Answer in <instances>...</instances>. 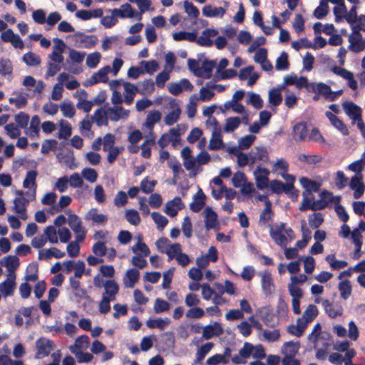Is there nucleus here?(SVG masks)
Here are the masks:
<instances>
[{
  "instance_id": "obj_1",
  "label": "nucleus",
  "mask_w": 365,
  "mask_h": 365,
  "mask_svg": "<svg viewBox=\"0 0 365 365\" xmlns=\"http://www.w3.org/2000/svg\"><path fill=\"white\" fill-rule=\"evenodd\" d=\"M260 277L261 287L265 297H270L275 290V285L271 272L266 269L258 272Z\"/></svg>"
},
{
  "instance_id": "obj_2",
  "label": "nucleus",
  "mask_w": 365,
  "mask_h": 365,
  "mask_svg": "<svg viewBox=\"0 0 365 365\" xmlns=\"http://www.w3.org/2000/svg\"><path fill=\"white\" fill-rule=\"evenodd\" d=\"M36 348L35 359H43L50 354L54 348V343L51 339L41 337L36 341Z\"/></svg>"
},
{
  "instance_id": "obj_3",
  "label": "nucleus",
  "mask_w": 365,
  "mask_h": 365,
  "mask_svg": "<svg viewBox=\"0 0 365 365\" xmlns=\"http://www.w3.org/2000/svg\"><path fill=\"white\" fill-rule=\"evenodd\" d=\"M68 224L71 229L76 234V240L83 241L86 237V232L82 227V222L76 214L70 213L68 217Z\"/></svg>"
},
{
  "instance_id": "obj_4",
  "label": "nucleus",
  "mask_w": 365,
  "mask_h": 365,
  "mask_svg": "<svg viewBox=\"0 0 365 365\" xmlns=\"http://www.w3.org/2000/svg\"><path fill=\"white\" fill-rule=\"evenodd\" d=\"M38 175V173L35 170H31L27 172L25 179L23 182V186L25 188H28L31 187V190H28L25 192V195L27 196H30V200L34 201L36 200V188L37 185L36 182V178Z\"/></svg>"
},
{
  "instance_id": "obj_5",
  "label": "nucleus",
  "mask_w": 365,
  "mask_h": 365,
  "mask_svg": "<svg viewBox=\"0 0 365 365\" xmlns=\"http://www.w3.org/2000/svg\"><path fill=\"white\" fill-rule=\"evenodd\" d=\"M270 227L269 235L274 242L280 246H286L287 244V237L284 235V230L286 227V223L281 222L279 225H277L274 228L271 225H268Z\"/></svg>"
},
{
  "instance_id": "obj_6",
  "label": "nucleus",
  "mask_w": 365,
  "mask_h": 365,
  "mask_svg": "<svg viewBox=\"0 0 365 365\" xmlns=\"http://www.w3.org/2000/svg\"><path fill=\"white\" fill-rule=\"evenodd\" d=\"M110 71V67L106 66L99 69L96 73H94L90 78H88L86 83V86H91L100 82L107 83L108 81V74Z\"/></svg>"
},
{
  "instance_id": "obj_7",
  "label": "nucleus",
  "mask_w": 365,
  "mask_h": 365,
  "mask_svg": "<svg viewBox=\"0 0 365 365\" xmlns=\"http://www.w3.org/2000/svg\"><path fill=\"white\" fill-rule=\"evenodd\" d=\"M349 41L350 43L349 48L353 52L359 53L365 48V41L360 32L356 29H354L353 35L349 37Z\"/></svg>"
},
{
  "instance_id": "obj_8",
  "label": "nucleus",
  "mask_w": 365,
  "mask_h": 365,
  "mask_svg": "<svg viewBox=\"0 0 365 365\" xmlns=\"http://www.w3.org/2000/svg\"><path fill=\"white\" fill-rule=\"evenodd\" d=\"M253 350V345L245 342L242 348L240 349L239 354L232 357V361L235 364H244L247 363V359L250 356Z\"/></svg>"
},
{
  "instance_id": "obj_9",
  "label": "nucleus",
  "mask_w": 365,
  "mask_h": 365,
  "mask_svg": "<svg viewBox=\"0 0 365 365\" xmlns=\"http://www.w3.org/2000/svg\"><path fill=\"white\" fill-rule=\"evenodd\" d=\"M213 123L215 125V128L212 133L208 148L211 150H217L223 147V141L220 128L217 127V120L215 118H213Z\"/></svg>"
},
{
  "instance_id": "obj_10",
  "label": "nucleus",
  "mask_w": 365,
  "mask_h": 365,
  "mask_svg": "<svg viewBox=\"0 0 365 365\" xmlns=\"http://www.w3.org/2000/svg\"><path fill=\"white\" fill-rule=\"evenodd\" d=\"M363 175H354L349 182V187L351 189L354 190V197L355 199L360 198L364 194L365 190V185L362 181Z\"/></svg>"
},
{
  "instance_id": "obj_11",
  "label": "nucleus",
  "mask_w": 365,
  "mask_h": 365,
  "mask_svg": "<svg viewBox=\"0 0 365 365\" xmlns=\"http://www.w3.org/2000/svg\"><path fill=\"white\" fill-rule=\"evenodd\" d=\"M15 279V273H9L8 278L3 282L0 283V292L4 297L13 294L16 285Z\"/></svg>"
},
{
  "instance_id": "obj_12",
  "label": "nucleus",
  "mask_w": 365,
  "mask_h": 365,
  "mask_svg": "<svg viewBox=\"0 0 365 365\" xmlns=\"http://www.w3.org/2000/svg\"><path fill=\"white\" fill-rule=\"evenodd\" d=\"M250 165L256 162L262 161L267 163L269 160V155L264 147H256L250 152Z\"/></svg>"
},
{
  "instance_id": "obj_13",
  "label": "nucleus",
  "mask_w": 365,
  "mask_h": 365,
  "mask_svg": "<svg viewBox=\"0 0 365 365\" xmlns=\"http://www.w3.org/2000/svg\"><path fill=\"white\" fill-rule=\"evenodd\" d=\"M69 284L75 297L80 299H90V297L87 294V291L81 287V282L78 279H75V277H69Z\"/></svg>"
},
{
  "instance_id": "obj_14",
  "label": "nucleus",
  "mask_w": 365,
  "mask_h": 365,
  "mask_svg": "<svg viewBox=\"0 0 365 365\" xmlns=\"http://www.w3.org/2000/svg\"><path fill=\"white\" fill-rule=\"evenodd\" d=\"M217 34L218 31L215 29H206L202 31V35L199 38L197 37L195 41L201 46H211L212 41L210 38L217 36Z\"/></svg>"
},
{
  "instance_id": "obj_15",
  "label": "nucleus",
  "mask_w": 365,
  "mask_h": 365,
  "mask_svg": "<svg viewBox=\"0 0 365 365\" xmlns=\"http://www.w3.org/2000/svg\"><path fill=\"white\" fill-rule=\"evenodd\" d=\"M53 41L56 43L57 45L53 47V51L49 55V58L54 62L61 63L63 61V56L62 53L66 45L63 40L58 38H54Z\"/></svg>"
},
{
  "instance_id": "obj_16",
  "label": "nucleus",
  "mask_w": 365,
  "mask_h": 365,
  "mask_svg": "<svg viewBox=\"0 0 365 365\" xmlns=\"http://www.w3.org/2000/svg\"><path fill=\"white\" fill-rule=\"evenodd\" d=\"M109 120L111 121H118L120 118H125L128 116L129 110H125L122 106H115L107 109Z\"/></svg>"
},
{
  "instance_id": "obj_17",
  "label": "nucleus",
  "mask_w": 365,
  "mask_h": 365,
  "mask_svg": "<svg viewBox=\"0 0 365 365\" xmlns=\"http://www.w3.org/2000/svg\"><path fill=\"white\" fill-rule=\"evenodd\" d=\"M346 113L354 121L359 122L361 118V110L359 106L353 102H346L344 104Z\"/></svg>"
},
{
  "instance_id": "obj_18",
  "label": "nucleus",
  "mask_w": 365,
  "mask_h": 365,
  "mask_svg": "<svg viewBox=\"0 0 365 365\" xmlns=\"http://www.w3.org/2000/svg\"><path fill=\"white\" fill-rule=\"evenodd\" d=\"M325 114L328 119L330 120L332 125L339 130L343 135L346 136L349 134V129L346 124L336 115L330 111H327Z\"/></svg>"
},
{
  "instance_id": "obj_19",
  "label": "nucleus",
  "mask_w": 365,
  "mask_h": 365,
  "mask_svg": "<svg viewBox=\"0 0 365 365\" xmlns=\"http://www.w3.org/2000/svg\"><path fill=\"white\" fill-rule=\"evenodd\" d=\"M31 201L30 200V196H29V199H26L24 197H16L14 200V209L16 213L21 215V218L23 220H26L27 218V215L26 213V208L28 206L29 202Z\"/></svg>"
},
{
  "instance_id": "obj_20",
  "label": "nucleus",
  "mask_w": 365,
  "mask_h": 365,
  "mask_svg": "<svg viewBox=\"0 0 365 365\" xmlns=\"http://www.w3.org/2000/svg\"><path fill=\"white\" fill-rule=\"evenodd\" d=\"M140 272L135 268H131L127 270L124 277L123 284L125 287L133 288L135 283L139 280Z\"/></svg>"
},
{
  "instance_id": "obj_21",
  "label": "nucleus",
  "mask_w": 365,
  "mask_h": 365,
  "mask_svg": "<svg viewBox=\"0 0 365 365\" xmlns=\"http://www.w3.org/2000/svg\"><path fill=\"white\" fill-rule=\"evenodd\" d=\"M216 65L215 61L205 60L202 62V65L200 67L198 73H196V76L202 77L205 79L211 78L212 74V70Z\"/></svg>"
},
{
  "instance_id": "obj_22",
  "label": "nucleus",
  "mask_w": 365,
  "mask_h": 365,
  "mask_svg": "<svg viewBox=\"0 0 365 365\" xmlns=\"http://www.w3.org/2000/svg\"><path fill=\"white\" fill-rule=\"evenodd\" d=\"M161 116V113L159 110H155L149 112L145 122L143 124L142 129L146 128L148 130H153L155 124L160 122Z\"/></svg>"
},
{
  "instance_id": "obj_23",
  "label": "nucleus",
  "mask_w": 365,
  "mask_h": 365,
  "mask_svg": "<svg viewBox=\"0 0 365 365\" xmlns=\"http://www.w3.org/2000/svg\"><path fill=\"white\" fill-rule=\"evenodd\" d=\"M205 195L201 189L198 190L194 197V201L190 204V210L194 212H200L205 206Z\"/></svg>"
},
{
  "instance_id": "obj_24",
  "label": "nucleus",
  "mask_w": 365,
  "mask_h": 365,
  "mask_svg": "<svg viewBox=\"0 0 365 365\" xmlns=\"http://www.w3.org/2000/svg\"><path fill=\"white\" fill-rule=\"evenodd\" d=\"M103 287L105 289L103 295H106L107 297L115 300V295L119 291V286L117 282L113 279L106 280L103 284Z\"/></svg>"
},
{
  "instance_id": "obj_25",
  "label": "nucleus",
  "mask_w": 365,
  "mask_h": 365,
  "mask_svg": "<svg viewBox=\"0 0 365 365\" xmlns=\"http://www.w3.org/2000/svg\"><path fill=\"white\" fill-rule=\"evenodd\" d=\"M222 333V328L218 323L215 322L214 326L209 324L203 328L202 337L205 339H210L214 336H219Z\"/></svg>"
},
{
  "instance_id": "obj_26",
  "label": "nucleus",
  "mask_w": 365,
  "mask_h": 365,
  "mask_svg": "<svg viewBox=\"0 0 365 365\" xmlns=\"http://www.w3.org/2000/svg\"><path fill=\"white\" fill-rule=\"evenodd\" d=\"M307 136V124L304 122L297 123L293 128V138L296 141H303Z\"/></svg>"
},
{
  "instance_id": "obj_27",
  "label": "nucleus",
  "mask_w": 365,
  "mask_h": 365,
  "mask_svg": "<svg viewBox=\"0 0 365 365\" xmlns=\"http://www.w3.org/2000/svg\"><path fill=\"white\" fill-rule=\"evenodd\" d=\"M204 212L205 215V225L207 230L214 228L217 222V215L216 212L210 207H207Z\"/></svg>"
},
{
  "instance_id": "obj_28",
  "label": "nucleus",
  "mask_w": 365,
  "mask_h": 365,
  "mask_svg": "<svg viewBox=\"0 0 365 365\" xmlns=\"http://www.w3.org/2000/svg\"><path fill=\"white\" fill-rule=\"evenodd\" d=\"M113 16H118L120 18H133L135 16V11L131 5L128 3L121 6V9H114L112 10Z\"/></svg>"
},
{
  "instance_id": "obj_29",
  "label": "nucleus",
  "mask_w": 365,
  "mask_h": 365,
  "mask_svg": "<svg viewBox=\"0 0 365 365\" xmlns=\"http://www.w3.org/2000/svg\"><path fill=\"white\" fill-rule=\"evenodd\" d=\"M123 86L125 90L124 101L127 105H130L134 100L135 93L138 91V87L128 82L124 83Z\"/></svg>"
},
{
  "instance_id": "obj_30",
  "label": "nucleus",
  "mask_w": 365,
  "mask_h": 365,
  "mask_svg": "<svg viewBox=\"0 0 365 365\" xmlns=\"http://www.w3.org/2000/svg\"><path fill=\"white\" fill-rule=\"evenodd\" d=\"M226 13V9L220 7H213L211 5H206L202 9V14L207 17H222Z\"/></svg>"
},
{
  "instance_id": "obj_31",
  "label": "nucleus",
  "mask_w": 365,
  "mask_h": 365,
  "mask_svg": "<svg viewBox=\"0 0 365 365\" xmlns=\"http://www.w3.org/2000/svg\"><path fill=\"white\" fill-rule=\"evenodd\" d=\"M92 118L98 126H106L108 124L109 118L107 110H105L102 108L97 109L95 111L94 115L92 117Z\"/></svg>"
},
{
  "instance_id": "obj_32",
  "label": "nucleus",
  "mask_w": 365,
  "mask_h": 365,
  "mask_svg": "<svg viewBox=\"0 0 365 365\" xmlns=\"http://www.w3.org/2000/svg\"><path fill=\"white\" fill-rule=\"evenodd\" d=\"M301 185L305 189V191L311 193L312 192H317L320 187V183L315 180H310L307 177H302L299 179Z\"/></svg>"
},
{
  "instance_id": "obj_33",
  "label": "nucleus",
  "mask_w": 365,
  "mask_h": 365,
  "mask_svg": "<svg viewBox=\"0 0 365 365\" xmlns=\"http://www.w3.org/2000/svg\"><path fill=\"white\" fill-rule=\"evenodd\" d=\"M290 187L291 185H285V183L279 180H273L270 182V188L273 193H290Z\"/></svg>"
},
{
  "instance_id": "obj_34",
  "label": "nucleus",
  "mask_w": 365,
  "mask_h": 365,
  "mask_svg": "<svg viewBox=\"0 0 365 365\" xmlns=\"http://www.w3.org/2000/svg\"><path fill=\"white\" fill-rule=\"evenodd\" d=\"M87 220H92L95 223L97 224H106L108 221V217L103 214H99L97 212V209H91L85 217Z\"/></svg>"
},
{
  "instance_id": "obj_35",
  "label": "nucleus",
  "mask_w": 365,
  "mask_h": 365,
  "mask_svg": "<svg viewBox=\"0 0 365 365\" xmlns=\"http://www.w3.org/2000/svg\"><path fill=\"white\" fill-rule=\"evenodd\" d=\"M273 215L274 212L272 209V202H268L259 215V224L266 225L272 220Z\"/></svg>"
},
{
  "instance_id": "obj_36",
  "label": "nucleus",
  "mask_w": 365,
  "mask_h": 365,
  "mask_svg": "<svg viewBox=\"0 0 365 365\" xmlns=\"http://www.w3.org/2000/svg\"><path fill=\"white\" fill-rule=\"evenodd\" d=\"M212 347L213 344L212 342H207L202 345L197 351L195 359L192 364L195 365L200 363L205 356L210 351Z\"/></svg>"
},
{
  "instance_id": "obj_37",
  "label": "nucleus",
  "mask_w": 365,
  "mask_h": 365,
  "mask_svg": "<svg viewBox=\"0 0 365 365\" xmlns=\"http://www.w3.org/2000/svg\"><path fill=\"white\" fill-rule=\"evenodd\" d=\"M173 38L176 41H188L190 42H195L197 40V34L195 32H187L181 31L179 32L173 33Z\"/></svg>"
},
{
  "instance_id": "obj_38",
  "label": "nucleus",
  "mask_w": 365,
  "mask_h": 365,
  "mask_svg": "<svg viewBox=\"0 0 365 365\" xmlns=\"http://www.w3.org/2000/svg\"><path fill=\"white\" fill-rule=\"evenodd\" d=\"M170 323V319L168 318L162 319H149L146 322V325L150 329H155L158 328L160 330H163L166 326H168Z\"/></svg>"
},
{
  "instance_id": "obj_39",
  "label": "nucleus",
  "mask_w": 365,
  "mask_h": 365,
  "mask_svg": "<svg viewBox=\"0 0 365 365\" xmlns=\"http://www.w3.org/2000/svg\"><path fill=\"white\" fill-rule=\"evenodd\" d=\"M5 261V267L9 273H14V271L19 265V259L15 255H8L4 258Z\"/></svg>"
},
{
  "instance_id": "obj_40",
  "label": "nucleus",
  "mask_w": 365,
  "mask_h": 365,
  "mask_svg": "<svg viewBox=\"0 0 365 365\" xmlns=\"http://www.w3.org/2000/svg\"><path fill=\"white\" fill-rule=\"evenodd\" d=\"M70 350L73 354H75L77 358V361L79 363H89L93 359L92 354L76 350L72 346L70 347Z\"/></svg>"
},
{
  "instance_id": "obj_41",
  "label": "nucleus",
  "mask_w": 365,
  "mask_h": 365,
  "mask_svg": "<svg viewBox=\"0 0 365 365\" xmlns=\"http://www.w3.org/2000/svg\"><path fill=\"white\" fill-rule=\"evenodd\" d=\"M260 171L264 173V175H257L255 180L257 188L262 190L268 186L269 170L267 168H263V170H260Z\"/></svg>"
},
{
  "instance_id": "obj_42",
  "label": "nucleus",
  "mask_w": 365,
  "mask_h": 365,
  "mask_svg": "<svg viewBox=\"0 0 365 365\" xmlns=\"http://www.w3.org/2000/svg\"><path fill=\"white\" fill-rule=\"evenodd\" d=\"M339 290L340 292L341 297L343 299H348L351 294V286L350 282L348 279L340 282L339 283Z\"/></svg>"
},
{
  "instance_id": "obj_43",
  "label": "nucleus",
  "mask_w": 365,
  "mask_h": 365,
  "mask_svg": "<svg viewBox=\"0 0 365 365\" xmlns=\"http://www.w3.org/2000/svg\"><path fill=\"white\" fill-rule=\"evenodd\" d=\"M282 101V96L280 90L278 88H273L269 92V102L274 106H278Z\"/></svg>"
},
{
  "instance_id": "obj_44",
  "label": "nucleus",
  "mask_w": 365,
  "mask_h": 365,
  "mask_svg": "<svg viewBox=\"0 0 365 365\" xmlns=\"http://www.w3.org/2000/svg\"><path fill=\"white\" fill-rule=\"evenodd\" d=\"M23 61L29 66H36L41 63L40 57L33 52H28L23 56Z\"/></svg>"
},
{
  "instance_id": "obj_45",
  "label": "nucleus",
  "mask_w": 365,
  "mask_h": 365,
  "mask_svg": "<svg viewBox=\"0 0 365 365\" xmlns=\"http://www.w3.org/2000/svg\"><path fill=\"white\" fill-rule=\"evenodd\" d=\"M298 160L308 165H314L321 162L322 158L318 155L299 154L298 155Z\"/></svg>"
},
{
  "instance_id": "obj_46",
  "label": "nucleus",
  "mask_w": 365,
  "mask_h": 365,
  "mask_svg": "<svg viewBox=\"0 0 365 365\" xmlns=\"http://www.w3.org/2000/svg\"><path fill=\"white\" fill-rule=\"evenodd\" d=\"M241 120L239 117H230L226 120L224 127V131L227 133L232 132L240 125Z\"/></svg>"
},
{
  "instance_id": "obj_47",
  "label": "nucleus",
  "mask_w": 365,
  "mask_h": 365,
  "mask_svg": "<svg viewBox=\"0 0 365 365\" xmlns=\"http://www.w3.org/2000/svg\"><path fill=\"white\" fill-rule=\"evenodd\" d=\"M76 35L81 36L82 38L81 42L83 43L85 48H89L94 46L98 39L95 35H83L82 33H78Z\"/></svg>"
},
{
  "instance_id": "obj_48",
  "label": "nucleus",
  "mask_w": 365,
  "mask_h": 365,
  "mask_svg": "<svg viewBox=\"0 0 365 365\" xmlns=\"http://www.w3.org/2000/svg\"><path fill=\"white\" fill-rule=\"evenodd\" d=\"M181 114V110L179 108L173 110L167 114L165 117L164 121L167 125H173L180 118Z\"/></svg>"
},
{
  "instance_id": "obj_49",
  "label": "nucleus",
  "mask_w": 365,
  "mask_h": 365,
  "mask_svg": "<svg viewBox=\"0 0 365 365\" xmlns=\"http://www.w3.org/2000/svg\"><path fill=\"white\" fill-rule=\"evenodd\" d=\"M322 305L324 307L326 313L332 319L341 314L340 310L335 309L333 304L328 299H325L322 302Z\"/></svg>"
},
{
  "instance_id": "obj_50",
  "label": "nucleus",
  "mask_w": 365,
  "mask_h": 365,
  "mask_svg": "<svg viewBox=\"0 0 365 365\" xmlns=\"http://www.w3.org/2000/svg\"><path fill=\"white\" fill-rule=\"evenodd\" d=\"M288 55L285 52H282L276 61L275 68L278 71H285L289 68Z\"/></svg>"
},
{
  "instance_id": "obj_51",
  "label": "nucleus",
  "mask_w": 365,
  "mask_h": 365,
  "mask_svg": "<svg viewBox=\"0 0 365 365\" xmlns=\"http://www.w3.org/2000/svg\"><path fill=\"white\" fill-rule=\"evenodd\" d=\"M63 115L66 118H72L76 113V110L71 102H63L60 106Z\"/></svg>"
},
{
  "instance_id": "obj_52",
  "label": "nucleus",
  "mask_w": 365,
  "mask_h": 365,
  "mask_svg": "<svg viewBox=\"0 0 365 365\" xmlns=\"http://www.w3.org/2000/svg\"><path fill=\"white\" fill-rule=\"evenodd\" d=\"M125 218L127 221L133 225H138L140 222V217L135 210L130 209L128 210L125 212Z\"/></svg>"
},
{
  "instance_id": "obj_53",
  "label": "nucleus",
  "mask_w": 365,
  "mask_h": 365,
  "mask_svg": "<svg viewBox=\"0 0 365 365\" xmlns=\"http://www.w3.org/2000/svg\"><path fill=\"white\" fill-rule=\"evenodd\" d=\"M40 118L37 115L32 117L29 128V135L35 137L38 135Z\"/></svg>"
},
{
  "instance_id": "obj_54",
  "label": "nucleus",
  "mask_w": 365,
  "mask_h": 365,
  "mask_svg": "<svg viewBox=\"0 0 365 365\" xmlns=\"http://www.w3.org/2000/svg\"><path fill=\"white\" fill-rule=\"evenodd\" d=\"M151 217L160 230H163L168 223V220L158 212H153Z\"/></svg>"
},
{
  "instance_id": "obj_55",
  "label": "nucleus",
  "mask_w": 365,
  "mask_h": 365,
  "mask_svg": "<svg viewBox=\"0 0 365 365\" xmlns=\"http://www.w3.org/2000/svg\"><path fill=\"white\" fill-rule=\"evenodd\" d=\"M90 344L89 337L87 335L78 336L75 341L74 346H72L76 350L86 349Z\"/></svg>"
},
{
  "instance_id": "obj_56",
  "label": "nucleus",
  "mask_w": 365,
  "mask_h": 365,
  "mask_svg": "<svg viewBox=\"0 0 365 365\" xmlns=\"http://www.w3.org/2000/svg\"><path fill=\"white\" fill-rule=\"evenodd\" d=\"M299 349V344L293 341H287L284 344V352L285 355L295 356Z\"/></svg>"
},
{
  "instance_id": "obj_57",
  "label": "nucleus",
  "mask_w": 365,
  "mask_h": 365,
  "mask_svg": "<svg viewBox=\"0 0 365 365\" xmlns=\"http://www.w3.org/2000/svg\"><path fill=\"white\" fill-rule=\"evenodd\" d=\"M329 6L327 2L321 1L320 5L314 11V16L318 19H323L328 13Z\"/></svg>"
},
{
  "instance_id": "obj_58",
  "label": "nucleus",
  "mask_w": 365,
  "mask_h": 365,
  "mask_svg": "<svg viewBox=\"0 0 365 365\" xmlns=\"http://www.w3.org/2000/svg\"><path fill=\"white\" fill-rule=\"evenodd\" d=\"M13 67L9 59H0V74L6 76L12 73Z\"/></svg>"
},
{
  "instance_id": "obj_59",
  "label": "nucleus",
  "mask_w": 365,
  "mask_h": 365,
  "mask_svg": "<svg viewBox=\"0 0 365 365\" xmlns=\"http://www.w3.org/2000/svg\"><path fill=\"white\" fill-rule=\"evenodd\" d=\"M101 55L98 52H94L88 55L86 58V65L91 68H96L100 62Z\"/></svg>"
},
{
  "instance_id": "obj_60",
  "label": "nucleus",
  "mask_w": 365,
  "mask_h": 365,
  "mask_svg": "<svg viewBox=\"0 0 365 365\" xmlns=\"http://www.w3.org/2000/svg\"><path fill=\"white\" fill-rule=\"evenodd\" d=\"M15 120L17 126L21 128H26L29 121V115L24 112H20L15 115Z\"/></svg>"
},
{
  "instance_id": "obj_61",
  "label": "nucleus",
  "mask_w": 365,
  "mask_h": 365,
  "mask_svg": "<svg viewBox=\"0 0 365 365\" xmlns=\"http://www.w3.org/2000/svg\"><path fill=\"white\" fill-rule=\"evenodd\" d=\"M323 222L324 217L320 212L314 213L309 217V224L312 228H318Z\"/></svg>"
},
{
  "instance_id": "obj_62",
  "label": "nucleus",
  "mask_w": 365,
  "mask_h": 365,
  "mask_svg": "<svg viewBox=\"0 0 365 365\" xmlns=\"http://www.w3.org/2000/svg\"><path fill=\"white\" fill-rule=\"evenodd\" d=\"M170 308L169 303L160 298H157L154 304V311L155 313H161L168 311Z\"/></svg>"
},
{
  "instance_id": "obj_63",
  "label": "nucleus",
  "mask_w": 365,
  "mask_h": 365,
  "mask_svg": "<svg viewBox=\"0 0 365 365\" xmlns=\"http://www.w3.org/2000/svg\"><path fill=\"white\" fill-rule=\"evenodd\" d=\"M92 251L96 256L101 257L106 255L107 247L105 245V242L102 241H98L93 245Z\"/></svg>"
},
{
  "instance_id": "obj_64",
  "label": "nucleus",
  "mask_w": 365,
  "mask_h": 365,
  "mask_svg": "<svg viewBox=\"0 0 365 365\" xmlns=\"http://www.w3.org/2000/svg\"><path fill=\"white\" fill-rule=\"evenodd\" d=\"M318 314L317 307L314 304H309L304 312L303 317L309 322H312Z\"/></svg>"
}]
</instances>
